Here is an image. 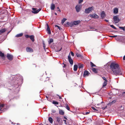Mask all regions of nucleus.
Wrapping results in <instances>:
<instances>
[{"label": "nucleus", "instance_id": "43", "mask_svg": "<svg viewBox=\"0 0 125 125\" xmlns=\"http://www.w3.org/2000/svg\"><path fill=\"white\" fill-rule=\"evenodd\" d=\"M71 55L73 56H74V54L73 52H71Z\"/></svg>", "mask_w": 125, "mask_h": 125}, {"label": "nucleus", "instance_id": "25", "mask_svg": "<svg viewBox=\"0 0 125 125\" xmlns=\"http://www.w3.org/2000/svg\"><path fill=\"white\" fill-rule=\"evenodd\" d=\"M76 55L78 57H81V58H82L83 57V56L81 54L78 53H76Z\"/></svg>", "mask_w": 125, "mask_h": 125}, {"label": "nucleus", "instance_id": "52", "mask_svg": "<svg viewBox=\"0 0 125 125\" xmlns=\"http://www.w3.org/2000/svg\"><path fill=\"white\" fill-rule=\"evenodd\" d=\"M57 95L59 96V99H61L62 98L61 97V96H60L59 95Z\"/></svg>", "mask_w": 125, "mask_h": 125}, {"label": "nucleus", "instance_id": "23", "mask_svg": "<svg viewBox=\"0 0 125 125\" xmlns=\"http://www.w3.org/2000/svg\"><path fill=\"white\" fill-rule=\"evenodd\" d=\"M48 120L51 123H52L53 119L51 117H49Z\"/></svg>", "mask_w": 125, "mask_h": 125}, {"label": "nucleus", "instance_id": "62", "mask_svg": "<svg viewBox=\"0 0 125 125\" xmlns=\"http://www.w3.org/2000/svg\"><path fill=\"white\" fill-rule=\"evenodd\" d=\"M115 40H117V38H115Z\"/></svg>", "mask_w": 125, "mask_h": 125}, {"label": "nucleus", "instance_id": "21", "mask_svg": "<svg viewBox=\"0 0 125 125\" xmlns=\"http://www.w3.org/2000/svg\"><path fill=\"white\" fill-rule=\"evenodd\" d=\"M77 69V66L76 65H74V66L73 70L75 71H76Z\"/></svg>", "mask_w": 125, "mask_h": 125}, {"label": "nucleus", "instance_id": "35", "mask_svg": "<svg viewBox=\"0 0 125 125\" xmlns=\"http://www.w3.org/2000/svg\"><path fill=\"white\" fill-rule=\"evenodd\" d=\"M52 103L54 104H56V105H58V103L56 101H53Z\"/></svg>", "mask_w": 125, "mask_h": 125}, {"label": "nucleus", "instance_id": "54", "mask_svg": "<svg viewBox=\"0 0 125 125\" xmlns=\"http://www.w3.org/2000/svg\"><path fill=\"white\" fill-rule=\"evenodd\" d=\"M64 118L65 119H66L67 120V118L66 117H65L64 116Z\"/></svg>", "mask_w": 125, "mask_h": 125}, {"label": "nucleus", "instance_id": "37", "mask_svg": "<svg viewBox=\"0 0 125 125\" xmlns=\"http://www.w3.org/2000/svg\"><path fill=\"white\" fill-rule=\"evenodd\" d=\"M110 26L112 28L114 29H116V28L113 25H110Z\"/></svg>", "mask_w": 125, "mask_h": 125}, {"label": "nucleus", "instance_id": "2", "mask_svg": "<svg viewBox=\"0 0 125 125\" xmlns=\"http://www.w3.org/2000/svg\"><path fill=\"white\" fill-rule=\"evenodd\" d=\"M15 78L16 79V80L15 81V85L19 84V85L21 83H22L23 80L22 77L21 75L19 74H18L15 76Z\"/></svg>", "mask_w": 125, "mask_h": 125}, {"label": "nucleus", "instance_id": "58", "mask_svg": "<svg viewBox=\"0 0 125 125\" xmlns=\"http://www.w3.org/2000/svg\"><path fill=\"white\" fill-rule=\"evenodd\" d=\"M59 10H58V11H59L60 12H61V10H60V9H59Z\"/></svg>", "mask_w": 125, "mask_h": 125}, {"label": "nucleus", "instance_id": "19", "mask_svg": "<svg viewBox=\"0 0 125 125\" xmlns=\"http://www.w3.org/2000/svg\"><path fill=\"white\" fill-rule=\"evenodd\" d=\"M23 35V34L22 33H20L17 34L16 36V37H18L22 36Z\"/></svg>", "mask_w": 125, "mask_h": 125}, {"label": "nucleus", "instance_id": "55", "mask_svg": "<svg viewBox=\"0 0 125 125\" xmlns=\"http://www.w3.org/2000/svg\"><path fill=\"white\" fill-rule=\"evenodd\" d=\"M57 27L58 28V29H59V30H60V27H59V26H58Z\"/></svg>", "mask_w": 125, "mask_h": 125}, {"label": "nucleus", "instance_id": "1", "mask_svg": "<svg viewBox=\"0 0 125 125\" xmlns=\"http://www.w3.org/2000/svg\"><path fill=\"white\" fill-rule=\"evenodd\" d=\"M110 67L113 73V74L116 75L122 74V73L118 64L115 62L112 63L110 65Z\"/></svg>", "mask_w": 125, "mask_h": 125}, {"label": "nucleus", "instance_id": "44", "mask_svg": "<svg viewBox=\"0 0 125 125\" xmlns=\"http://www.w3.org/2000/svg\"><path fill=\"white\" fill-rule=\"evenodd\" d=\"M92 108L94 110H97L95 108L93 107H92Z\"/></svg>", "mask_w": 125, "mask_h": 125}, {"label": "nucleus", "instance_id": "10", "mask_svg": "<svg viewBox=\"0 0 125 125\" xmlns=\"http://www.w3.org/2000/svg\"><path fill=\"white\" fill-rule=\"evenodd\" d=\"M81 6V5H76L75 7V9L76 10V11L78 12L80 10V8Z\"/></svg>", "mask_w": 125, "mask_h": 125}, {"label": "nucleus", "instance_id": "16", "mask_svg": "<svg viewBox=\"0 0 125 125\" xmlns=\"http://www.w3.org/2000/svg\"><path fill=\"white\" fill-rule=\"evenodd\" d=\"M47 30L48 31V34H51V31L50 30V29L49 28V26L48 25H47Z\"/></svg>", "mask_w": 125, "mask_h": 125}, {"label": "nucleus", "instance_id": "38", "mask_svg": "<svg viewBox=\"0 0 125 125\" xmlns=\"http://www.w3.org/2000/svg\"><path fill=\"white\" fill-rule=\"evenodd\" d=\"M43 47H44V50H46L45 49V43L43 42Z\"/></svg>", "mask_w": 125, "mask_h": 125}, {"label": "nucleus", "instance_id": "47", "mask_svg": "<svg viewBox=\"0 0 125 125\" xmlns=\"http://www.w3.org/2000/svg\"><path fill=\"white\" fill-rule=\"evenodd\" d=\"M52 112L53 113H55L56 112V111L54 110H52Z\"/></svg>", "mask_w": 125, "mask_h": 125}, {"label": "nucleus", "instance_id": "8", "mask_svg": "<svg viewBox=\"0 0 125 125\" xmlns=\"http://www.w3.org/2000/svg\"><path fill=\"white\" fill-rule=\"evenodd\" d=\"M68 59L71 65H72L73 64V61L70 55H69L68 56Z\"/></svg>", "mask_w": 125, "mask_h": 125}, {"label": "nucleus", "instance_id": "27", "mask_svg": "<svg viewBox=\"0 0 125 125\" xmlns=\"http://www.w3.org/2000/svg\"><path fill=\"white\" fill-rule=\"evenodd\" d=\"M5 105L4 104H0V110Z\"/></svg>", "mask_w": 125, "mask_h": 125}, {"label": "nucleus", "instance_id": "4", "mask_svg": "<svg viewBox=\"0 0 125 125\" xmlns=\"http://www.w3.org/2000/svg\"><path fill=\"white\" fill-rule=\"evenodd\" d=\"M80 22V21H74L73 22H71V26H73L74 25H76L79 24Z\"/></svg>", "mask_w": 125, "mask_h": 125}, {"label": "nucleus", "instance_id": "11", "mask_svg": "<svg viewBox=\"0 0 125 125\" xmlns=\"http://www.w3.org/2000/svg\"><path fill=\"white\" fill-rule=\"evenodd\" d=\"M26 51L27 52H31L33 51V50L31 47H28L26 48Z\"/></svg>", "mask_w": 125, "mask_h": 125}, {"label": "nucleus", "instance_id": "34", "mask_svg": "<svg viewBox=\"0 0 125 125\" xmlns=\"http://www.w3.org/2000/svg\"><path fill=\"white\" fill-rule=\"evenodd\" d=\"M90 63L91 64V66L92 67H95V65L92 62H90Z\"/></svg>", "mask_w": 125, "mask_h": 125}, {"label": "nucleus", "instance_id": "64", "mask_svg": "<svg viewBox=\"0 0 125 125\" xmlns=\"http://www.w3.org/2000/svg\"><path fill=\"white\" fill-rule=\"evenodd\" d=\"M46 97L47 98H48V97L47 96H46Z\"/></svg>", "mask_w": 125, "mask_h": 125}, {"label": "nucleus", "instance_id": "59", "mask_svg": "<svg viewBox=\"0 0 125 125\" xmlns=\"http://www.w3.org/2000/svg\"><path fill=\"white\" fill-rule=\"evenodd\" d=\"M125 94V92H124L123 93V94Z\"/></svg>", "mask_w": 125, "mask_h": 125}, {"label": "nucleus", "instance_id": "5", "mask_svg": "<svg viewBox=\"0 0 125 125\" xmlns=\"http://www.w3.org/2000/svg\"><path fill=\"white\" fill-rule=\"evenodd\" d=\"M32 12L34 14H36L41 10V9H40L37 10L36 9L33 8H32Z\"/></svg>", "mask_w": 125, "mask_h": 125}, {"label": "nucleus", "instance_id": "28", "mask_svg": "<svg viewBox=\"0 0 125 125\" xmlns=\"http://www.w3.org/2000/svg\"><path fill=\"white\" fill-rule=\"evenodd\" d=\"M4 53L0 51V56L2 57L4 56Z\"/></svg>", "mask_w": 125, "mask_h": 125}, {"label": "nucleus", "instance_id": "31", "mask_svg": "<svg viewBox=\"0 0 125 125\" xmlns=\"http://www.w3.org/2000/svg\"><path fill=\"white\" fill-rule=\"evenodd\" d=\"M57 121L58 123H59L61 119L59 117H57L56 118Z\"/></svg>", "mask_w": 125, "mask_h": 125}, {"label": "nucleus", "instance_id": "33", "mask_svg": "<svg viewBox=\"0 0 125 125\" xmlns=\"http://www.w3.org/2000/svg\"><path fill=\"white\" fill-rule=\"evenodd\" d=\"M92 70L93 71L95 72V73H96V69L95 68H93L92 69Z\"/></svg>", "mask_w": 125, "mask_h": 125}, {"label": "nucleus", "instance_id": "24", "mask_svg": "<svg viewBox=\"0 0 125 125\" xmlns=\"http://www.w3.org/2000/svg\"><path fill=\"white\" fill-rule=\"evenodd\" d=\"M65 107L68 110H70V107L68 106V104H65Z\"/></svg>", "mask_w": 125, "mask_h": 125}, {"label": "nucleus", "instance_id": "15", "mask_svg": "<svg viewBox=\"0 0 125 125\" xmlns=\"http://www.w3.org/2000/svg\"><path fill=\"white\" fill-rule=\"evenodd\" d=\"M6 31V30L5 28H3L0 30V33L1 35L2 33L5 32Z\"/></svg>", "mask_w": 125, "mask_h": 125}, {"label": "nucleus", "instance_id": "57", "mask_svg": "<svg viewBox=\"0 0 125 125\" xmlns=\"http://www.w3.org/2000/svg\"><path fill=\"white\" fill-rule=\"evenodd\" d=\"M54 14L56 15H57V13H56V12H55L54 13Z\"/></svg>", "mask_w": 125, "mask_h": 125}, {"label": "nucleus", "instance_id": "29", "mask_svg": "<svg viewBox=\"0 0 125 125\" xmlns=\"http://www.w3.org/2000/svg\"><path fill=\"white\" fill-rule=\"evenodd\" d=\"M116 100H114L112 101L111 102H110L109 104H110L111 105L112 104H113V103H115L116 102Z\"/></svg>", "mask_w": 125, "mask_h": 125}, {"label": "nucleus", "instance_id": "7", "mask_svg": "<svg viewBox=\"0 0 125 125\" xmlns=\"http://www.w3.org/2000/svg\"><path fill=\"white\" fill-rule=\"evenodd\" d=\"M113 19L115 23H118L120 21L118 17L117 16H115L113 17Z\"/></svg>", "mask_w": 125, "mask_h": 125}, {"label": "nucleus", "instance_id": "13", "mask_svg": "<svg viewBox=\"0 0 125 125\" xmlns=\"http://www.w3.org/2000/svg\"><path fill=\"white\" fill-rule=\"evenodd\" d=\"M89 73L87 71H84V73L83 75L84 77H85L86 76H88Z\"/></svg>", "mask_w": 125, "mask_h": 125}, {"label": "nucleus", "instance_id": "56", "mask_svg": "<svg viewBox=\"0 0 125 125\" xmlns=\"http://www.w3.org/2000/svg\"><path fill=\"white\" fill-rule=\"evenodd\" d=\"M105 21H106V22H108V20H105Z\"/></svg>", "mask_w": 125, "mask_h": 125}, {"label": "nucleus", "instance_id": "63", "mask_svg": "<svg viewBox=\"0 0 125 125\" xmlns=\"http://www.w3.org/2000/svg\"><path fill=\"white\" fill-rule=\"evenodd\" d=\"M62 49V48H61V49H60V50H59V51H60L61 49Z\"/></svg>", "mask_w": 125, "mask_h": 125}, {"label": "nucleus", "instance_id": "14", "mask_svg": "<svg viewBox=\"0 0 125 125\" xmlns=\"http://www.w3.org/2000/svg\"><path fill=\"white\" fill-rule=\"evenodd\" d=\"M55 8V5L53 3H52L51 6V9L52 10H54Z\"/></svg>", "mask_w": 125, "mask_h": 125}, {"label": "nucleus", "instance_id": "53", "mask_svg": "<svg viewBox=\"0 0 125 125\" xmlns=\"http://www.w3.org/2000/svg\"><path fill=\"white\" fill-rule=\"evenodd\" d=\"M124 42L125 43V38H124L123 40Z\"/></svg>", "mask_w": 125, "mask_h": 125}, {"label": "nucleus", "instance_id": "51", "mask_svg": "<svg viewBox=\"0 0 125 125\" xmlns=\"http://www.w3.org/2000/svg\"><path fill=\"white\" fill-rule=\"evenodd\" d=\"M66 65L64 64V66H63V67L65 68L66 67Z\"/></svg>", "mask_w": 125, "mask_h": 125}, {"label": "nucleus", "instance_id": "49", "mask_svg": "<svg viewBox=\"0 0 125 125\" xmlns=\"http://www.w3.org/2000/svg\"><path fill=\"white\" fill-rule=\"evenodd\" d=\"M123 59L124 60H125V55L123 57Z\"/></svg>", "mask_w": 125, "mask_h": 125}, {"label": "nucleus", "instance_id": "60", "mask_svg": "<svg viewBox=\"0 0 125 125\" xmlns=\"http://www.w3.org/2000/svg\"><path fill=\"white\" fill-rule=\"evenodd\" d=\"M59 26H58V25H56L55 26V27H58Z\"/></svg>", "mask_w": 125, "mask_h": 125}, {"label": "nucleus", "instance_id": "17", "mask_svg": "<svg viewBox=\"0 0 125 125\" xmlns=\"http://www.w3.org/2000/svg\"><path fill=\"white\" fill-rule=\"evenodd\" d=\"M118 12V9L117 8H115L114 9V13L115 14H117Z\"/></svg>", "mask_w": 125, "mask_h": 125}, {"label": "nucleus", "instance_id": "22", "mask_svg": "<svg viewBox=\"0 0 125 125\" xmlns=\"http://www.w3.org/2000/svg\"><path fill=\"white\" fill-rule=\"evenodd\" d=\"M107 80L105 81L103 84V87H105L107 84Z\"/></svg>", "mask_w": 125, "mask_h": 125}, {"label": "nucleus", "instance_id": "36", "mask_svg": "<svg viewBox=\"0 0 125 125\" xmlns=\"http://www.w3.org/2000/svg\"><path fill=\"white\" fill-rule=\"evenodd\" d=\"M66 24L67 25H69V26H70L71 27H72V26H71V23H70V22H67L66 23Z\"/></svg>", "mask_w": 125, "mask_h": 125}, {"label": "nucleus", "instance_id": "30", "mask_svg": "<svg viewBox=\"0 0 125 125\" xmlns=\"http://www.w3.org/2000/svg\"><path fill=\"white\" fill-rule=\"evenodd\" d=\"M67 20L65 18H63L62 20V23L63 24L64 22Z\"/></svg>", "mask_w": 125, "mask_h": 125}, {"label": "nucleus", "instance_id": "46", "mask_svg": "<svg viewBox=\"0 0 125 125\" xmlns=\"http://www.w3.org/2000/svg\"><path fill=\"white\" fill-rule=\"evenodd\" d=\"M63 121L64 122V123L66 124V125L67 124V123L66 122V120H63Z\"/></svg>", "mask_w": 125, "mask_h": 125}, {"label": "nucleus", "instance_id": "42", "mask_svg": "<svg viewBox=\"0 0 125 125\" xmlns=\"http://www.w3.org/2000/svg\"><path fill=\"white\" fill-rule=\"evenodd\" d=\"M117 36L116 35H115V36H109L111 37H116Z\"/></svg>", "mask_w": 125, "mask_h": 125}, {"label": "nucleus", "instance_id": "32", "mask_svg": "<svg viewBox=\"0 0 125 125\" xmlns=\"http://www.w3.org/2000/svg\"><path fill=\"white\" fill-rule=\"evenodd\" d=\"M53 42V40L52 39H50V40L48 42H49V44H50L52 42Z\"/></svg>", "mask_w": 125, "mask_h": 125}, {"label": "nucleus", "instance_id": "12", "mask_svg": "<svg viewBox=\"0 0 125 125\" xmlns=\"http://www.w3.org/2000/svg\"><path fill=\"white\" fill-rule=\"evenodd\" d=\"M101 16L102 19H104V18L105 16V14L104 11H103L101 13Z\"/></svg>", "mask_w": 125, "mask_h": 125}, {"label": "nucleus", "instance_id": "9", "mask_svg": "<svg viewBox=\"0 0 125 125\" xmlns=\"http://www.w3.org/2000/svg\"><path fill=\"white\" fill-rule=\"evenodd\" d=\"M90 17L92 18L97 19L99 18V16L95 13L90 15Z\"/></svg>", "mask_w": 125, "mask_h": 125}, {"label": "nucleus", "instance_id": "41", "mask_svg": "<svg viewBox=\"0 0 125 125\" xmlns=\"http://www.w3.org/2000/svg\"><path fill=\"white\" fill-rule=\"evenodd\" d=\"M83 1V0H79L78 3H80L82 2Z\"/></svg>", "mask_w": 125, "mask_h": 125}, {"label": "nucleus", "instance_id": "20", "mask_svg": "<svg viewBox=\"0 0 125 125\" xmlns=\"http://www.w3.org/2000/svg\"><path fill=\"white\" fill-rule=\"evenodd\" d=\"M59 113L60 115H63L64 114V112L62 110H59Z\"/></svg>", "mask_w": 125, "mask_h": 125}, {"label": "nucleus", "instance_id": "18", "mask_svg": "<svg viewBox=\"0 0 125 125\" xmlns=\"http://www.w3.org/2000/svg\"><path fill=\"white\" fill-rule=\"evenodd\" d=\"M34 36L33 35H32L30 36V38L31 39L32 41L33 42L34 41Z\"/></svg>", "mask_w": 125, "mask_h": 125}, {"label": "nucleus", "instance_id": "48", "mask_svg": "<svg viewBox=\"0 0 125 125\" xmlns=\"http://www.w3.org/2000/svg\"><path fill=\"white\" fill-rule=\"evenodd\" d=\"M107 107V106H106L105 107H103L102 108V109L103 110L105 109Z\"/></svg>", "mask_w": 125, "mask_h": 125}, {"label": "nucleus", "instance_id": "50", "mask_svg": "<svg viewBox=\"0 0 125 125\" xmlns=\"http://www.w3.org/2000/svg\"><path fill=\"white\" fill-rule=\"evenodd\" d=\"M89 112H87L85 113V114L87 115L89 114Z\"/></svg>", "mask_w": 125, "mask_h": 125}, {"label": "nucleus", "instance_id": "26", "mask_svg": "<svg viewBox=\"0 0 125 125\" xmlns=\"http://www.w3.org/2000/svg\"><path fill=\"white\" fill-rule=\"evenodd\" d=\"M78 67L79 68H82L83 67V65L82 64H79L78 65Z\"/></svg>", "mask_w": 125, "mask_h": 125}, {"label": "nucleus", "instance_id": "40", "mask_svg": "<svg viewBox=\"0 0 125 125\" xmlns=\"http://www.w3.org/2000/svg\"><path fill=\"white\" fill-rule=\"evenodd\" d=\"M25 37L26 38H30V36H29V35H25Z\"/></svg>", "mask_w": 125, "mask_h": 125}, {"label": "nucleus", "instance_id": "6", "mask_svg": "<svg viewBox=\"0 0 125 125\" xmlns=\"http://www.w3.org/2000/svg\"><path fill=\"white\" fill-rule=\"evenodd\" d=\"M7 57L8 59L10 61H12L13 58V56L11 54L8 53L7 54Z\"/></svg>", "mask_w": 125, "mask_h": 125}, {"label": "nucleus", "instance_id": "3", "mask_svg": "<svg viewBox=\"0 0 125 125\" xmlns=\"http://www.w3.org/2000/svg\"><path fill=\"white\" fill-rule=\"evenodd\" d=\"M94 7L93 6L89 7L85 9L84 12L86 13H89L91 12L94 9Z\"/></svg>", "mask_w": 125, "mask_h": 125}, {"label": "nucleus", "instance_id": "39", "mask_svg": "<svg viewBox=\"0 0 125 125\" xmlns=\"http://www.w3.org/2000/svg\"><path fill=\"white\" fill-rule=\"evenodd\" d=\"M119 28L121 29H122L123 31H124L125 30V28L123 27H119Z\"/></svg>", "mask_w": 125, "mask_h": 125}, {"label": "nucleus", "instance_id": "61", "mask_svg": "<svg viewBox=\"0 0 125 125\" xmlns=\"http://www.w3.org/2000/svg\"><path fill=\"white\" fill-rule=\"evenodd\" d=\"M57 8L58 9H59V7H57Z\"/></svg>", "mask_w": 125, "mask_h": 125}, {"label": "nucleus", "instance_id": "45", "mask_svg": "<svg viewBox=\"0 0 125 125\" xmlns=\"http://www.w3.org/2000/svg\"><path fill=\"white\" fill-rule=\"evenodd\" d=\"M102 78L104 80H105V81L107 80L106 79V78L105 77H103Z\"/></svg>", "mask_w": 125, "mask_h": 125}]
</instances>
